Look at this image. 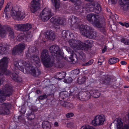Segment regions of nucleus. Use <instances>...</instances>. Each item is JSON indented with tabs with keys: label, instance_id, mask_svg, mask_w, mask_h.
Here are the masks:
<instances>
[{
	"label": "nucleus",
	"instance_id": "nucleus-1",
	"mask_svg": "<svg viewBox=\"0 0 129 129\" xmlns=\"http://www.w3.org/2000/svg\"><path fill=\"white\" fill-rule=\"evenodd\" d=\"M24 60H19L15 61L14 62V66L17 67L19 70L23 72L24 68L26 70H28L31 66L32 63L38 64L40 62V59L39 57L36 55L31 56L30 60L25 59Z\"/></svg>",
	"mask_w": 129,
	"mask_h": 129
},
{
	"label": "nucleus",
	"instance_id": "nucleus-2",
	"mask_svg": "<svg viewBox=\"0 0 129 129\" xmlns=\"http://www.w3.org/2000/svg\"><path fill=\"white\" fill-rule=\"evenodd\" d=\"M41 59L43 64L47 68L52 67L55 61V60L52 59L49 55L48 51L46 49H44L42 51Z\"/></svg>",
	"mask_w": 129,
	"mask_h": 129
},
{
	"label": "nucleus",
	"instance_id": "nucleus-3",
	"mask_svg": "<svg viewBox=\"0 0 129 129\" xmlns=\"http://www.w3.org/2000/svg\"><path fill=\"white\" fill-rule=\"evenodd\" d=\"M87 20L95 27L101 28L105 25L104 22L100 20L99 16L98 15L90 14L86 16Z\"/></svg>",
	"mask_w": 129,
	"mask_h": 129
},
{
	"label": "nucleus",
	"instance_id": "nucleus-4",
	"mask_svg": "<svg viewBox=\"0 0 129 129\" xmlns=\"http://www.w3.org/2000/svg\"><path fill=\"white\" fill-rule=\"evenodd\" d=\"M50 53H52L54 60L57 62L58 66H60L61 60L63 58L61 51L60 50L58 46L54 45L49 48Z\"/></svg>",
	"mask_w": 129,
	"mask_h": 129
},
{
	"label": "nucleus",
	"instance_id": "nucleus-5",
	"mask_svg": "<svg viewBox=\"0 0 129 129\" xmlns=\"http://www.w3.org/2000/svg\"><path fill=\"white\" fill-rule=\"evenodd\" d=\"M79 28L81 33L83 36L90 39H94L95 38V33L89 26L81 25L79 26Z\"/></svg>",
	"mask_w": 129,
	"mask_h": 129
},
{
	"label": "nucleus",
	"instance_id": "nucleus-6",
	"mask_svg": "<svg viewBox=\"0 0 129 129\" xmlns=\"http://www.w3.org/2000/svg\"><path fill=\"white\" fill-rule=\"evenodd\" d=\"M13 90L12 86L7 84L0 91V103L5 101V96H10L12 95Z\"/></svg>",
	"mask_w": 129,
	"mask_h": 129
},
{
	"label": "nucleus",
	"instance_id": "nucleus-7",
	"mask_svg": "<svg viewBox=\"0 0 129 129\" xmlns=\"http://www.w3.org/2000/svg\"><path fill=\"white\" fill-rule=\"evenodd\" d=\"M92 41L88 40L85 41L84 43L79 40H73V48L74 49L85 50L88 46L91 45Z\"/></svg>",
	"mask_w": 129,
	"mask_h": 129
},
{
	"label": "nucleus",
	"instance_id": "nucleus-8",
	"mask_svg": "<svg viewBox=\"0 0 129 129\" xmlns=\"http://www.w3.org/2000/svg\"><path fill=\"white\" fill-rule=\"evenodd\" d=\"M7 31H8L9 32V38L11 39H14L15 36L13 29L9 27L7 28L6 29H5L0 24V37L2 38H4L6 35Z\"/></svg>",
	"mask_w": 129,
	"mask_h": 129
},
{
	"label": "nucleus",
	"instance_id": "nucleus-9",
	"mask_svg": "<svg viewBox=\"0 0 129 129\" xmlns=\"http://www.w3.org/2000/svg\"><path fill=\"white\" fill-rule=\"evenodd\" d=\"M82 9L87 11H93V10H95V12L97 13H99L101 10L100 5L97 3H95L94 5L90 4L85 5L83 6Z\"/></svg>",
	"mask_w": 129,
	"mask_h": 129
},
{
	"label": "nucleus",
	"instance_id": "nucleus-10",
	"mask_svg": "<svg viewBox=\"0 0 129 129\" xmlns=\"http://www.w3.org/2000/svg\"><path fill=\"white\" fill-rule=\"evenodd\" d=\"M85 94L88 95V96L92 95L94 97L97 98L100 95V93L97 90H95L92 91H90V92L86 91L82 93H80L78 94L77 98H79L80 100H83L85 99V97L86 96V95L84 96V95H85Z\"/></svg>",
	"mask_w": 129,
	"mask_h": 129
},
{
	"label": "nucleus",
	"instance_id": "nucleus-11",
	"mask_svg": "<svg viewBox=\"0 0 129 129\" xmlns=\"http://www.w3.org/2000/svg\"><path fill=\"white\" fill-rule=\"evenodd\" d=\"M40 15L42 20L44 21L48 20L52 16L51 9L47 7L44 9Z\"/></svg>",
	"mask_w": 129,
	"mask_h": 129
},
{
	"label": "nucleus",
	"instance_id": "nucleus-12",
	"mask_svg": "<svg viewBox=\"0 0 129 129\" xmlns=\"http://www.w3.org/2000/svg\"><path fill=\"white\" fill-rule=\"evenodd\" d=\"M105 117L103 115H97L95 116L94 119L92 121V125L97 126L103 124L105 121Z\"/></svg>",
	"mask_w": 129,
	"mask_h": 129
},
{
	"label": "nucleus",
	"instance_id": "nucleus-13",
	"mask_svg": "<svg viewBox=\"0 0 129 129\" xmlns=\"http://www.w3.org/2000/svg\"><path fill=\"white\" fill-rule=\"evenodd\" d=\"M11 104L9 103H4L0 105V114L8 115L10 113Z\"/></svg>",
	"mask_w": 129,
	"mask_h": 129
},
{
	"label": "nucleus",
	"instance_id": "nucleus-14",
	"mask_svg": "<svg viewBox=\"0 0 129 129\" xmlns=\"http://www.w3.org/2000/svg\"><path fill=\"white\" fill-rule=\"evenodd\" d=\"M114 123L115 127H116V129H129V124H125L123 127V123L120 118L116 119L113 121Z\"/></svg>",
	"mask_w": 129,
	"mask_h": 129
},
{
	"label": "nucleus",
	"instance_id": "nucleus-15",
	"mask_svg": "<svg viewBox=\"0 0 129 129\" xmlns=\"http://www.w3.org/2000/svg\"><path fill=\"white\" fill-rule=\"evenodd\" d=\"M11 16L14 19H22L25 16V13L23 11H16L12 10L11 11Z\"/></svg>",
	"mask_w": 129,
	"mask_h": 129
},
{
	"label": "nucleus",
	"instance_id": "nucleus-16",
	"mask_svg": "<svg viewBox=\"0 0 129 129\" xmlns=\"http://www.w3.org/2000/svg\"><path fill=\"white\" fill-rule=\"evenodd\" d=\"M50 21L54 25H58L59 24L63 25L66 22V19L63 18L56 16L51 18Z\"/></svg>",
	"mask_w": 129,
	"mask_h": 129
},
{
	"label": "nucleus",
	"instance_id": "nucleus-17",
	"mask_svg": "<svg viewBox=\"0 0 129 129\" xmlns=\"http://www.w3.org/2000/svg\"><path fill=\"white\" fill-rule=\"evenodd\" d=\"M40 0H33L31 2L30 10L33 13H34L40 8Z\"/></svg>",
	"mask_w": 129,
	"mask_h": 129
},
{
	"label": "nucleus",
	"instance_id": "nucleus-18",
	"mask_svg": "<svg viewBox=\"0 0 129 129\" xmlns=\"http://www.w3.org/2000/svg\"><path fill=\"white\" fill-rule=\"evenodd\" d=\"M25 44L23 43H21L16 46L13 49V53H21L25 49Z\"/></svg>",
	"mask_w": 129,
	"mask_h": 129
},
{
	"label": "nucleus",
	"instance_id": "nucleus-19",
	"mask_svg": "<svg viewBox=\"0 0 129 129\" xmlns=\"http://www.w3.org/2000/svg\"><path fill=\"white\" fill-rule=\"evenodd\" d=\"M119 3L123 10H127L129 9V0H119Z\"/></svg>",
	"mask_w": 129,
	"mask_h": 129
},
{
	"label": "nucleus",
	"instance_id": "nucleus-20",
	"mask_svg": "<svg viewBox=\"0 0 129 129\" xmlns=\"http://www.w3.org/2000/svg\"><path fill=\"white\" fill-rule=\"evenodd\" d=\"M10 46L7 44H3L2 43H0V53L2 54H3L7 50L9 49Z\"/></svg>",
	"mask_w": 129,
	"mask_h": 129
},
{
	"label": "nucleus",
	"instance_id": "nucleus-21",
	"mask_svg": "<svg viewBox=\"0 0 129 129\" xmlns=\"http://www.w3.org/2000/svg\"><path fill=\"white\" fill-rule=\"evenodd\" d=\"M29 73L31 75L35 77L37 76L41 73V71L37 69L36 70L33 67H31L29 71Z\"/></svg>",
	"mask_w": 129,
	"mask_h": 129
},
{
	"label": "nucleus",
	"instance_id": "nucleus-22",
	"mask_svg": "<svg viewBox=\"0 0 129 129\" xmlns=\"http://www.w3.org/2000/svg\"><path fill=\"white\" fill-rule=\"evenodd\" d=\"M54 35V33L52 31H48L46 33L45 36L48 39L53 40L55 39Z\"/></svg>",
	"mask_w": 129,
	"mask_h": 129
},
{
	"label": "nucleus",
	"instance_id": "nucleus-23",
	"mask_svg": "<svg viewBox=\"0 0 129 129\" xmlns=\"http://www.w3.org/2000/svg\"><path fill=\"white\" fill-rule=\"evenodd\" d=\"M9 5L8 3L6 7L4 12L3 13V16L4 17H5L6 19H8L10 17L9 13Z\"/></svg>",
	"mask_w": 129,
	"mask_h": 129
},
{
	"label": "nucleus",
	"instance_id": "nucleus-24",
	"mask_svg": "<svg viewBox=\"0 0 129 129\" xmlns=\"http://www.w3.org/2000/svg\"><path fill=\"white\" fill-rule=\"evenodd\" d=\"M68 93L66 91H64L60 92L59 96V99L60 101H62L64 99H66L68 97Z\"/></svg>",
	"mask_w": 129,
	"mask_h": 129
},
{
	"label": "nucleus",
	"instance_id": "nucleus-25",
	"mask_svg": "<svg viewBox=\"0 0 129 129\" xmlns=\"http://www.w3.org/2000/svg\"><path fill=\"white\" fill-rule=\"evenodd\" d=\"M14 27L15 29L17 30L24 31V24L15 25Z\"/></svg>",
	"mask_w": 129,
	"mask_h": 129
},
{
	"label": "nucleus",
	"instance_id": "nucleus-26",
	"mask_svg": "<svg viewBox=\"0 0 129 129\" xmlns=\"http://www.w3.org/2000/svg\"><path fill=\"white\" fill-rule=\"evenodd\" d=\"M16 72H13L12 74H10V77H11L12 78L13 80L17 82H19L18 79L19 78L18 74V73H17V71H16Z\"/></svg>",
	"mask_w": 129,
	"mask_h": 129
},
{
	"label": "nucleus",
	"instance_id": "nucleus-27",
	"mask_svg": "<svg viewBox=\"0 0 129 129\" xmlns=\"http://www.w3.org/2000/svg\"><path fill=\"white\" fill-rule=\"evenodd\" d=\"M51 125V124L48 121H44L42 122V127L44 129H50Z\"/></svg>",
	"mask_w": 129,
	"mask_h": 129
},
{
	"label": "nucleus",
	"instance_id": "nucleus-28",
	"mask_svg": "<svg viewBox=\"0 0 129 129\" xmlns=\"http://www.w3.org/2000/svg\"><path fill=\"white\" fill-rule=\"evenodd\" d=\"M81 4L80 0H73V4H74L75 5L76 10H78L80 8Z\"/></svg>",
	"mask_w": 129,
	"mask_h": 129
},
{
	"label": "nucleus",
	"instance_id": "nucleus-29",
	"mask_svg": "<svg viewBox=\"0 0 129 129\" xmlns=\"http://www.w3.org/2000/svg\"><path fill=\"white\" fill-rule=\"evenodd\" d=\"M118 61V59L114 57L110 58L108 61V62L110 64H112L115 63Z\"/></svg>",
	"mask_w": 129,
	"mask_h": 129
},
{
	"label": "nucleus",
	"instance_id": "nucleus-30",
	"mask_svg": "<svg viewBox=\"0 0 129 129\" xmlns=\"http://www.w3.org/2000/svg\"><path fill=\"white\" fill-rule=\"evenodd\" d=\"M66 50L69 53L71 54V57H69V60L68 59V61L69 62L73 61V50L69 47L67 48Z\"/></svg>",
	"mask_w": 129,
	"mask_h": 129
},
{
	"label": "nucleus",
	"instance_id": "nucleus-31",
	"mask_svg": "<svg viewBox=\"0 0 129 129\" xmlns=\"http://www.w3.org/2000/svg\"><path fill=\"white\" fill-rule=\"evenodd\" d=\"M32 27V25L30 23H27L24 24V31L29 30Z\"/></svg>",
	"mask_w": 129,
	"mask_h": 129
},
{
	"label": "nucleus",
	"instance_id": "nucleus-32",
	"mask_svg": "<svg viewBox=\"0 0 129 129\" xmlns=\"http://www.w3.org/2000/svg\"><path fill=\"white\" fill-rule=\"evenodd\" d=\"M24 35L23 33H20L18 34L17 37V39L18 41H20L24 39Z\"/></svg>",
	"mask_w": 129,
	"mask_h": 129
},
{
	"label": "nucleus",
	"instance_id": "nucleus-33",
	"mask_svg": "<svg viewBox=\"0 0 129 129\" xmlns=\"http://www.w3.org/2000/svg\"><path fill=\"white\" fill-rule=\"evenodd\" d=\"M26 114L27 118L29 120H31L34 119L35 117V115L33 112H31L30 113H27Z\"/></svg>",
	"mask_w": 129,
	"mask_h": 129
},
{
	"label": "nucleus",
	"instance_id": "nucleus-34",
	"mask_svg": "<svg viewBox=\"0 0 129 129\" xmlns=\"http://www.w3.org/2000/svg\"><path fill=\"white\" fill-rule=\"evenodd\" d=\"M66 73L64 72H59L58 73V78L60 79H62L64 78L66 76Z\"/></svg>",
	"mask_w": 129,
	"mask_h": 129
},
{
	"label": "nucleus",
	"instance_id": "nucleus-35",
	"mask_svg": "<svg viewBox=\"0 0 129 129\" xmlns=\"http://www.w3.org/2000/svg\"><path fill=\"white\" fill-rule=\"evenodd\" d=\"M80 129H95L94 127L88 125H85L82 126Z\"/></svg>",
	"mask_w": 129,
	"mask_h": 129
},
{
	"label": "nucleus",
	"instance_id": "nucleus-36",
	"mask_svg": "<svg viewBox=\"0 0 129 129\" xmlns=\"http://www.w3.org/2000/svg\"><path fill=\"white\" fill-rule=\"evenodd\" d=\"M37 49L34 46L30 47L28 48V50L32 54L36 51Z\"/></svg>",
	"mask_w": 129,
	"mask_h": 129
},
{
	"label": "nucleus",
	"instance_id": "nucleus-37",
	"mask_svg": "<svg viewBox=\"0 0 129 129\" xmlns=\"http://www.w3.org/2000/svg\"><path fill=\"white\" fill-rule=\"evenodd\" d=\"M31 32L30 31L27 32L25 36L26 38V40L28 41L30 40L32 37V35L31 34Z\"/></svg>",
	"mask_w": 129,
	"mask_h": 129
},
{
	"label": "nucleus",
	"instance_id": "nucleus-38",
	"mask_svg": "<svg viewBox=\"0 0 129 129\" xmlns=\"http://www.w3.org/2000/svg\"><path fill=\"white\" fill-rule=\"evenodd\" d=\"M54 6L56 9H58L59 7V0H54Z\"/></svg>",
	"mask_w": 129,
	"mask_h": 129
},
{
	"label": "nucleus",
	"instance_id": "nucleus-39",
	"mask_svg": "<svg viewBox=\"0 0 129 129\" xmlns=\"http://www.w3.org/2000/svg\"><path fill=\"white\" fill-rule=\"evenodd\" d=\"M78 82L79 84H82L84 83L85 81V78L84 77H83L81 79H78Z\"/></svg>",
	"mask_w": 129,
	"mask_h": 129
},
{
	"label": "nucleus",
	"instance_id": "nucleus-40",
	"mask_svg": "<svg viewBox=\"0 0 129 129\" xmlns=\"http://www.w3.org/2000/svg\"><path fill=\"white\" fill-rule=\"evenodd\" d=\"M79 58L82 61H84L85 60L86 57L85 55L83 53H82L79 54Z\"/></svg>",
	"mask_w": 129,
	"mask_h": 129
},
{
	"label": "nucleus",
	"instance_id": "nucleus-41",
	"mask_svg": "<svg viewBox=\"0 0 129 129\" xmlns=\"http://www.w3.org/2000/svg\"><path fill=\"white\" fill-rule=\"evenodd\" d=\"M68 33H69L68 31L66 30H64L62 32V35L63 38H66L67 37Z\"/></svg>",
	"mask_w": 129,
	"mask_h": 129
},
{
	"label": "nucleus",
	"instance_id": "nucleus-42",
	"mask_svg": "<svg viewBox=\"0 0 129 129\" xmlns=\"http://www.w3.org/2000/svg\"><path fill=\"white\" fill-rule=\"evenodd\" d=\"M93 62V60H91L87 63L82 64V66H89L92 64Z\"/></svg>",
	"mask_w": 129,
	"mask_h": 129
},
{
	"label": "nucleus",
	"instance_id": "nucleus-43",
	"mask_svg": "<svg viewBox=\"0 0 129 129\" xmlns=\"http://www.w3.org/2000/svg\"><path fill=\"white\" fill-rule=\"evenodd\" d=\"M121 41L125 45H129V40L122 39L121 40Z\"/></svg>",
	"mask_w": 129,
	"mask_h": 129
},
{
	"label": "nucleus",
	"instance_id": "nucleus-44",
	"mask_svg": "<svg viewBox=\"0 0 129 129\" xmlns=\"http://www.w3.org/2000/svg\"><path fill=\"white\" fill-rule=\"evenodd\" d=\"M27 50L26 52V56L28 58L27 59L29 58L30 59L31 57V54L29 51ZM26 59H27L26 58Z\"/></svg>",
	"mask_w": 129,
	"mask_h": 129
},
{
	"label": "nucleus",
	"instance_id": "nucleus-45",
	"mask_svg": "<svg viewBox=\"0 0 129 129\" xmlns=\"http://www.w3.org/2000/svg\"><path fill=\"white\" fill-rule=\"evenodd\" d=\"M47 97V95L46 94H45L40 96L39 97V98L40 100H43L46 98Z\"/></svg>",
	"mask_w": 129,
	"mask_h": 129
},
{
	"label": "nucleus",
	"instance_id": "nucleus-46",
	"mask_svg": "<svg viewBox=\"0 0 129 129\" xmlns=\"http://www.w3.org/2000/svg\"><path fill=\"white\" fill-rule=\"evenodd\" d=\"M61 101V102H60V103L61 105L64 107H67L66 103H67V102L64 101Z\"/></svg>",
	"mask_w": 129,
	"mask_h": 129
},
{
	"label": "nucleus",
	"instance_id": "nucleus-47",
	"mask_svg": "<svg viewBox=\"0 0 129 129\" xmlns=\"http://www.w3.org/2000/svg\"><path fill=\"white\" fill-rule=\"evenodd\" d=\"M66 81V82L68 83H70L72 82V79L71 77H69L67 79L64 80V81Z\"/></svg>",
	"mask_w": 129,
	"mask_h": 129
},
{
	"label": "nucleus",
	"instance_id": "nucleus-48",
	"mask_svg": "<svg viewBox=\"0 0 129 129\" xmlns=\"http://www.w3.org/2000/svg\"><path fill=\"white\" fill-rule=\"evenodd\" d=\"M73 73L77 75L79 73V70L78 69H76L73 70Z\"/></svg>",
	"mask_w": 129,
	"mask_h": 129
},
{
	"label": "nucleus",
	"instance_id": "nucleus-49",
	"mask_svg": "<svg viewBox=\"0 0 129 129\" xmlns=\"http://www.w3.org/2000/svg\"><path fill=\"white\" fill-rule=\"evenodd\" d=\"M66 116L68 118H69L73 116V113H69L66 114Z\"/></svg>",
	"mask_w": 129,
	"mask_h": 129
},
{
	"label": "nucleus",
	"instance_id": "nucleus-50",
	"mask_svg": "<svg viewBox=\"0 0 129 129\" xmlns=\"http://www.w3.org/2000/svg\"><path fill=\"white\" fill-rule=\"evenodd\" d=\"M4 3V0H0V10L3 6Z\"/></svg>",
	"mask_w": 129,
	"mask_h": 129
},
{
	"label": "nucleus",
	"instance_id": "nucleus-51",
	"mask_svg": "<svg viewBox=\"0 0 129 129\" xmlns=\"http://www.w3.org/2000/svg\"><path fill=\"white\" fill-rule=\"evenodd\" d=\"M69 45L72 48L73 47V40L71 39L68 41Z\"/></svg>",
	"mask_w": 129,
	"mask_h": 129
},
{
	"label": "nucleus",
	"instance_id": "nucleus-52",
	"mask_svg": "<svg viewBox=\"0 0 129 129\" xmlns=\"http://www.w3.org/2000/svg\"><path fill=\"white\" fill-rule=\"evenodd\" d=\"M67 107H71L72 106V105L69 102H67Z\"/></svg>",
	"mask_w": 129,
	"mask_h": 129
},
{
	"label": "nucleus",
	"instance_id": "nucleus-53",
	"mask_svg": "<svg viewBox=\"0 0 129 129\" xmlns=\"http://www.w3.org/2000/svg\"><path fill=\"white\" fill-rule=\"evenodd\" d=\"M120 63L122 65H125L126 64V62L124 61H122L120 62Z\"/></svg>",
	"mask_w": 129,
	"mask_h": 129
},
{
	"label": "nucleus",
	"instance_id": "nucleus-54",
	"mask_svg": "<svg viewBox=\"0 0 129 129\" xmlns=\"http://www.w3.org/2000/svg\"><path fill=\"white\" fill-rule=\"evenodd\" d=\"M126 27H129V24L128 23H124V25Z\"/></svg>",
	"mask_w": 129,
	"mask_h": 129
},
{
	"label": "nucleus",
	"instance_id": "nucleus-55",
	"mask_svg": "<svg viewBox=\"0 0 129 129\" xmlns=\"http://www.w3.org/2000/svg\"><path fill=\"white\" fill-rule=\"evenodd\" d=\"M107 50V49L106 47H105L102 51V53H104Z\"/></svg>",
	"mask_w": 129,
	"mask_h": 129
},
{
	"label": "nucleus",
	"instance_id": "nucleus-56",
	"mask_svg": "<svg viewBox=\"0 0 129 129\" xmlns=\"http://www.w3.org/2000/svg\"><path fill=\"white\" fill-rule=\"evenodd\" d=\"M54 125L55 127H57L58 126V123L57 122H55L54 123Z\"/></svg>",
	"mask_w": 129,
	"mask_h": 129
},
{
	"label": "nucleus",
	"instance_id": "nucleus-57",
	"mask_svg": "<svg viewBox=\"0 0 129 129\" xmlns=\"http://www.w3.org/2000/svg\"><path fill=\"white\" fill-rule=\"evenodd\" d=\"M119 23L121 25L123 26L124 25V23L120 22H119Z\"/></svg>",
	"mask_w": 129,
	"mask_h": 129
},
{
	"label": "nucleus",
	"instance_id": "nucleus-58",
	"mask_svg": "<svg viewBox=\"0 0 129 129\" xmlns=\"http://www.w3.org/2000/svg\"><path fill=\"white\" fill-rule=\"evenodd\" d=\"M21 116H18V119L19 120V119H21Z\"/></svg>",
	"mask_w": 129,
	"mask_h": 129
},
{
	"label": "nucleus",
	"instance_id": "nucleus-59",
	"mask_svg": "<svg viewBox=\"0 0 129 129\" xmlns=\"http://www.w3.org/2000/svg\"><path fill=\"white\" fill-rule=\"evenodd\" d=\"M86 1H87L89 2H91L93 1V0H85Z\"/></svg>",
	"mask_w": 129,
	"mask_h": 129
},
{
	"label": "nucleus",
	"instance_id": "nucleus-60",
	"mask_svg": "<svg viewBox=\"0 0 129 129\" xmlns=\"http://www.w3.org/2000/svg\"><path fill=\"white\" fill-rule=\"evenodd\" d=\"M127 116H128V119H129V112L128 113V114L127 115Z\"/></svg>",
	"mask_w": 129,
	"mask_h": 129
},
{
	"label": "nucleus",
	"instance_id": "nucleus-61",
	"mask_svg": "<svg viewBox=\"0 0 129 129\" xmlns=\"http://www.w3.org/2000/svg\"><path fill=\"white\" fill-rule=\"evenodd\" d=\"M107 80H105L104 81V82L105 83H106V81Z\"/></svg>",
	"mask_w": 129,
	"mask_h": 129
},
{
	"label": "nucleus",
	"instance_id": "nucleus-62",
	"mask_svg": "<svg viewBox=\"0 0 129 129\" xmlns=\"http://www.w3.org/2000/svg\"><path fill=\"white\" fill-rule=\"evenodd\" d=\"M72 33H71V35H72ZM70 35H71V34H70H70H69V37H70Z\"/></svg>",
	"mask_w": 129,
	"mask_h": 129
},
{
	"label": "nucleus",
	"instance_id": "nucleus-63",
	"mask_svg": "<svg viewBox=\"0 0 129 129\" xmlns=\"http://www.w3.org/2000/svg\"><path fill=\"white\" fill-rule=\"evenodd\" d=\"M70 1H71L72 2H73V0H69Z\"/></svg>",
	"mask_w": 129,
	"mask_h": 129
},
{
	"label": "nucleus",
	"instance_id": "nucleus-64",
	"mask_svg": "<svg viewBox=\"0 0 129 129\" xmlns=\"http://www.w3.org/2000/svg\"><path fill=\"white\" fill-rule=\"evenodd\" d=\"M74 55H76V54H73V56H74Z\"/></svg>",
	"mask_w": 129,
	"mask_h": 129
}]
</instances>
